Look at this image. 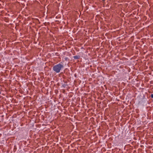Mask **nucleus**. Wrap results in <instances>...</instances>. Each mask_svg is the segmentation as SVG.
Returning a JSON list of instances; mask_svg holds the SVG:
<instances>
[{
  "instance_id": "obj_2",
  "label": "nucleus",
  "mask_w": 153,
  "mask_h": 153,
  "mask_svg": "<svg viewBox=\"0 0 153 153\" xmlns=\"http://www.w3.org/2000/svg\"><path fill=\"white\" fill-rule=\"evenodd\" d=\"M80 56H74V58L75 59H78L80 58Z\"/></svg>"
},
{
  "instance_id": "obj_4",
  "label": "nucleus",
  "mask_w": 153,
  "mask_h": 153,
  "mask_svg": "<svg viewBox=\"0 0 153 153\" xmlns=\"http://www.w3.org/2000/svg\"><path fill=\"white\" fill-rule=\"evenodd\" d=\"M103 1H104L105 0H102Z\"/></svg>"
},
{
  "instance_id": "obj_5",
  "label": "nucleus",
  "mask_w": 153,
  "mask_h": 153,
  "mask_svg": "<svg viewBox=\"0 0 153 153\" xmlns=\"http://www.w3.org/2000/svg\"><path fill=\"white\" fill-rule=\"evenodd\" d=\"M1 94V92L0 91V94Z\"/></svg>"
},
{
  "instance_id": "obj_1",
  "label": "nucleus",
  "mask_w": 153,
  "mask_h": 153,
  "mask_svg": "<svg viewBox=\"0 0 153 153\" xmlns=\"http://www.w3.org/2000/svg\"><path fill=\"white\" fill-rule=\"evenodd\" d=\"M63 65L60 64L56 65L53 67V70L56 73H59L61 69L63 68Z\"/></svg>"
},
{
  "instance_id": "obj_3",
  "label": "nucleus",
  "mask_w": 153,
  "mask_h": 153,
  "mask_svg": "<svg viewBox=\"0 0 153 153\" xmlns=\"http://www.w3.org/2000/svg\"><path fill=\"white\" fill-rule=\"evenodd\" d=\"M151 97L152 98H153V94H151Z\"/></svg>"
}]
</instances>
